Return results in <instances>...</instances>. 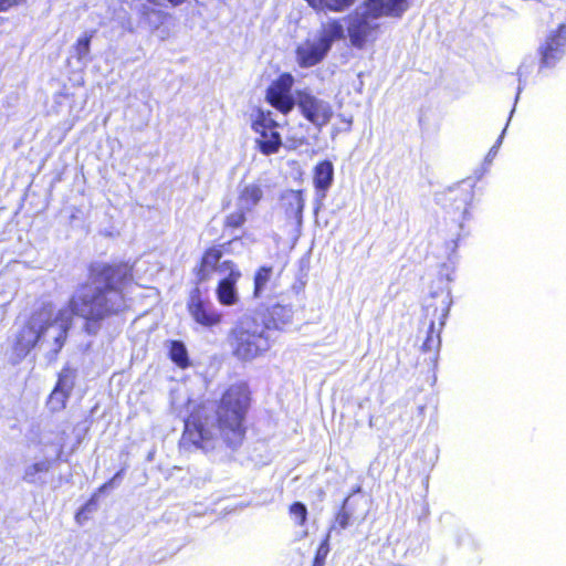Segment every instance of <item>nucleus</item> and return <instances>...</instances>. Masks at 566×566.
Segmentation results:
<instances>
[{
	"instance_id": "obj_1",
	"label": "nucleus",
	"mask_w": 566,
	"mask_h": 566,
	"mask_svg": "<svg viewBox=\"0 0 566 566\" xmlns=\"http://www.w3.org/2000/svg\"><path fill=\"white\" fill-rule=\"evenodd\" d=\"M132 280L127 264H92L90 283L72 296L67 306L55 310L52 303H44L17 324L6 352L8 360L17 365L32 349L55 359L65 344L73 315L84 318L86 332L95 334L101 321L126 308V291Z\"/></svg>"
},
{
	"instance_id": "obj_2",
	"label": "nucleus",
	"mask_w": 566,
	"mask_h": 566,
	"mask_svg": "<svg viewBox=\"0 0 566 566\" xmlns=\"http://www.w3.org/2000/svg\"><path fill=\"white\" fill-rule=\"evenodd\" d=\"M249 406V392L243 385L231 386L222 396L217 417L206 415L205 408L185 421L181 438L184 447L195 446L203 450L212 449L219 438L231 447L241 444L245 429L243 419Z\"/></svg>"
},
{
	"instance_id": "obj_3",
	"label": "nucleus",
	"mask_w": 566,
	"mask_h": 566,
	"mask_svg": "<svg viewBox=\"0 0 566 566\" xmlns=\"http://www.w3.org/2000/svg\"><path fill=\"white\" fill-rule=\"evenodd\" d=\"M408 0H367L348 17L350 43L361 49L378 28L376 20L382 15L400 17L408 9Z\"/></svg>"
},
{
	"instance_id": "obj_4",
	"label": "nucleus",
	"mask_w": 566,
	"mask_h": 566,
	"mask_svg": "<svg viewBox=\"0 0 566 566\" xmlns=\"http://www.w3.org/2000/svg\"><path fill=\"white\" fill-rule=\"evenodd\" d=\"M228 342L233 357L243 363L263 356L272 346L268 326L256 318L244 315L230 331Z\"/></svg>"
},
{
	"instance_id": "obj_5",
	"label": "nucleus",
	"mask_w": 566,
	"mask_h": 566,
	"mask_svg": "<svg viewBox=\"0 0 566 566\" xmlns=\"http://www.w3.org/2000/svg\"><path fill=\"white\" fill-rule=\"evenodd\" d=\"M556 25L547 31L538 48L539 72L554 67L566 53V1L553 13Z\"/></svg>"
},
{
	"instance_id": "obj_6",
	"label": "nucleus",
	"mask_w": 566,
	"mask_h": 566,
	"mask_svg": "<svg viewBox=\"0 0 566 566\" xmlns=\"http://www.w3.org/2000/svg\"><path fill=\"white\" fill-rule=\"evenodd\" d=\"M277 127L279 125L273 119L271 112L265 113L262 109H258L252 122V128L259 135L256 143L262 154H275L282 146V138Z\"/></svg>"
},
{
	"instance_id": "obj_7",
	"label": "nucleus",
	"mask_w": 566,
	"mask_h": 566,
	"mask_svg": "<svg viewBox=\"0 0 566 566\" xmlns=\"http://www.w3.org/2000/svg\"><path fill=\"white\" fill-rule=\"evenodd\" d=\"M161 6H150L149 3H134V10L138 15L140 25L147 28L159 40L165 41L170 36V29L167 22L172 18Z\"/></svg>"
},
{
	"instance_id": "obj_8",
	"label": "nucleus",
	"mask_w": 566,
	"mask_h": 566,
	"mask_svg": "<svg viewBox=\"0 0 566 566\" xmlns=\"http://www.w3.org/2000/svg\"><path fill=\"white\" fill-rule=\"evenodd\" d=\"M188 311L192 319L203 327H214L221 323L222 314L213 303L201 296L197 287L190 294Z\"/></svg>"
},
{
	"instance_id": "obj_9",
	"label": "nucleus",
	"mask_w": 566,
	"mask_h": 566,
	"mask_svg": "<svg viewBox=\"0 0 566 566\" xmlns=\"http://www.w3.org/2000/svg\"><path fill=\"white\" fill-rule=\"evenodd\" d=\"M296 103L304 117L317 127L326 125L333 115V109L328 102L317 98L310 93L300 92Z\"/></svg>"
},
{
	"instance_id": "obj_10",
	"label": "nucleus",
	"mask_w": 566,
	"mask_h": 566,
	"mask_svg": "<svg viewBox=\"0 0 566 566\" xmlns=\"http://www.w3.org/2000/svg\"><path fill=\"white\" fill-rule=\"evenodd\" d=\"M220 270L224 275L220 277L216 289L217 300L223 306L237 305L240 301L237 283L241 277V272L234 263H226Z\"/></svg>"
},
{
	"instance_id": "obj_11",
	"label": "nucleus",
	"mask_w": 566,
	"mask_h": 566,
	"mask_svg": "<svg viewBox=\"0 0 566 566\" xmlns=\"http://www.w3.org/2000/svg\"><path fill=\"white\" fill-rule=\"evenodd\" d=\"M280 207L284 212L286 226L300 234L303 224L305 199L301 190H286L281 195Z\"/></svg>"
},
{
	"instance_id": "obj_12",
	"label": "nucleus",
	"mask_w": 566,
	"mask_h": 566,
	"mask_svg": "<svg viewBox=\"0 0 566 566\" xmlns=\"http://www.w3.org/2000/svg\"><path fill=\"white\" fill-rule=\"evenodd\" d=\"M293 83V76L284 73L266 91L268 102L283 114H287L295 105L291 95Z\"/></svg>"
},
{
	"instance_id": "obj_13",
	"label": "nucleus",
	"mask_w": 566,
	"mask_h": 566,
	"mask_svg": "<svg viewBox=\"0 0 566 566\" xmlns=\"http://www.w3.org/2000/svg\"><path fill=\"white\" fill-rule=\"evenodd\" d=\"M329 50L318 39L307 40L296 50L297 62L303 67L319 63Z\"/></svg>"
},
{
	"instance_id": "obj_14",
	"label": "nucleus",
	"mask_w": 566,
	"mask_h": 566,
	"mask_svg": "<svg viewBox=\"0 0 566 566\" xmlns=\"http://www.w3.org/2000/svg\"><path fill=\"white\" fill-rule=\"evenodd\" d=\"M449 200L453 201L454 209L461 212L462 221L470 218L469 208L473 200V185L462 181L448 189Z\"/></svg>"
},
{
	"instance_id": "obj_15",
	"label": "nucleus",
	"mask_w": 566,
	"mask_h": 566,
	"mask_svg": "<svg viewBox=\"0 0 566 566\" xmlns=\"http://www.w3.org/2000/svg\"><path fill=\"white\" fill-rule=\"evenodd\" d=\"M221 256L222 252L217 248H210L205 252L200 266L197 271V279L199 282L210 280L213 273H217L220 277L224 275L220 268L226 263L233 262L229 260L221 261Z\"/></svg>"
},
{
	"instance_id": "obj_16",
	"label": "nucleus",
	"mask_w": 566,
	"mask_h": 566,
	"mask_svg": "<svg viewBox=\"0 0 566 566\" xmlns=\"http://www.w3.org/2000/svg\"><path fill=\"white\" fill-rule=\"evenodd\" d=\"M334 180V166L329 160H323L314 167L313 182L316 198L324 200Z\"/></svg>"
},
{
	"instance_id": "obj_17",
	"label": "nucleus",
	"mask_w": 566,
	"mask_h": 566,
	"mask_svg": "<svg viewBox=\"0 0 566 566\" xmlns=\"http://www.w3.org/2000/svg\"><path fill=\"white\" fill-rule=\"evenodd\" d=\"M264 196L263 186L260 182H249L240 187L237 198V208L243 211H253Z\"/></svg>"
},
{
	"instance_id": "obj_18",
	"label": "nucleus",
	"mask_w": 566,
	"mask_h": 566,
	"mask_svg": "<svg viewBox=\"0 0 566 566\" xmlns=\"http://www.w3.org/2000/svg\"><path fill=\"white\" fill-rule=\"evenodd\" d=\"M52 462L49 459L40 460L27 465L23 473V480L31 484H44V475L50 471Z\"/></svg>"
},
{
	"instance_id": "obj_19",
	"label": "nucleus",
	"mask_w": 566,
	"mask_h": 566,
	"mask_svg": "<svg viewBox=\"0 0 566 566\" xmlns=\"http://www.w3.org/2000/svg\"><path fill=\"white\" fill-rule=\"evenodd\" d=\"M344 38V27L338 21H331L323 27V30L317 38L326 48L331 50L332 44L336 40Z\"/></svg>"
},
{
	"instance_id": "obj_20",
	"label": "nucleus",
	"mask_w": 566,
	"mask_h": 566,
	"mask_svg": "<svg viewBox=\"0 0 566 566\" xmlns=\"http://www.w3.org/2000/svg\"><path fill=\"white\" fill-rule=\"evenodd\" d=\"M273 275V269L271 266L260 268L254 275V297H262L263 294L269 290Z\"/></svg>"
},
{
	"instance_id": "obj_21",
	"label": "nucleus",
	"mask_w": 566,
	"mask_h": 566,
	"mask_svg": "<svg viewBox=\"0 0 566 566\" xmlns=\"http://www.w3.org/2000/svg\"><path fill=\"white\" fill-rule=\"evenodd\" d=\"M93 38V32L84 33L80 36L74 45V53L80 63L86 65L88 62V54L91 51V40Z\"/></svg>"
},
{
	"instance_id": "obj_22",
	"label": "nucleus",
	"mask_w": 566,
	"mask_h": 566,
	"mask_svg": "<svg viewBox=\"0 0 566 566\" xmlns=\"http://www.w3.org/2000/svg\"><path fill=\"white\" fill-rule=\"evenodd\" d=\"M75 378L76 370L71 367H64L59 374V379L55 388L70 395L74 387Z\"/></svg>"
},
{
	"instance_id": "obj_23",
	"label": "nucleus",
	"mask_w": 566,
	"mask_h": 566,
	"mask_svg": "<svg viewBox=\"0 0 566 566\" xmlns=\"http://www.w3.org/2000/svg\"><path fill=\"white\" fill-rule=\"evenodd\" d=\"M169 355L171 360L179 367L185 368L188 366V353L181 342H171Z\"/></svg>"
},
{
	"instance_id": "obj_24",
	"label": "nucleus",
	"mask_w": 566,
	"mask_h": 566,
	"mask_svg": "<svg viewBox=\"0 0 566 566\" xmlns=\"http://www.w3.org/2000/svg\"><path fill=\"white\" fill-rule=\"evenodd\" d=\"M314 9L327 8L332 11H343L349 7L355 0H306Z\"/></svg>"
},
{
	"instance_id": "obj_25",
	"label": "nucleus",
	"mask_w": 566,
	"mask_h": 566,
	"mask_svg": "<svg viewBox=\"0 0 566 566\" xmlns=\"http://www.w3.org/2000/svg\"><path fill=\"white\" fill-rule=\"evenodd\" d=\"M69 394L57 389V388H54L53 391L51 392V395L49 396V399H48V408L55 412V411H60L62 410L64 407H65V402L69 398Z\"/></svg>"
},
{
	"instance_id": "obj_26",
	"label": "nucleus",
	"mask_w": 566,
	"mask_h": 566,
	"mask_svg": "<svg viewBox=\"0 0 566 566\" xmlns=\"http://www.w3.org/2000/svg\"><path fill=\"white\" fill-rule=\"evenodd\" d=\"M291 518L297 526H304L307 521V509L302 502H294L289 509Z\"/></svg>"
},
{
	"instance_id": "obj_27",
	"label": "nucleus",
	"mask_w": 566,
	"mask_h": 566,
	"mask_svg": "<svg viewBox=\"0 0 566 566\" xmlns=\"http://www.w3.org/2000/svg\"><path fill=\"white\" fill-rule=\"evenodd\" d=\"M535 64V57L534 56H526L521 65L517 69V75H518V91L515 101L518 99L520 93L522 91L523 82L527 77V75L532 72Z\"/></svg>"
},
{
	"instance_id": "obj_28",
	"label": "nucleus",
	"mask_w": 566,
	"mask_h": 566,
	"mask_svg": "<svg viewBox=\"0 0 566 566\" xmlns=\"http://www.w3.org/2000/svg\"><path fill=\"white\" fill-rule=\"evenodd\" d=\"M440 331L436 333L434 331V322L431 321L428 336L422 345V349L424 352H437L440 347Z\"/></svg>"
},
{
	"instance_id": "obj_29",
	"label": "nucleus",
	"mask_w": 566,
	"mask_h": 566,
	"mask_svg": "<svg viewBox=\"0 0 566 566\" xmlns=\"http://www.w3.org/2000/svg\"><path fill=\"white\" fill-rule=\"evenodd\" d=\"M38 444L43 447L52 446L54 447L56 454H60L63 444V438L59 434H55L54 438H51L48 436L46 431H43L41 433L40 440L38 441Z\"/></svg>"
},
{
	"instance_id": "obj_30",
	"label": "nucleus",
	"mask_w": 566,
	"mask_h": 566,
	"mask_svg": "<svg viewBox=\"0 0 566 566\" xmlns=\"http://www.w3.org/2000/svg\"><path fill=\"white\" fill-rule=\"evenodd\" d=\"M249 211H243V209L237 208V210L230 213L226 219V226L230 228H240L247 221L245 213Z\"/></svg>"
},
{
	"instance_id": "obj_31",
	"label": "nucleus",
	"mask_w": 566,
	"mask_h": 566,
	"mask_svg": "<svg viewBox=\"0 0 566 566\" xmlns=\"http://www.w3.org/2000/svg\"><path fill=\"white\" fill-rule=\"evenodd\" d=\"M335 528V525H333L324 538V541L321 543L319 547L317 548L314 562L319 564H325V559L329 553V538H331V532Z\"/></svg>"
},
{
	"instance_id": "obj_32",
	"label": "nucleus",
	"mask_w": 566,
	"mask_h": 566,
	"mask_svg": "<svg viewBox=\"0 0 566 566\" xmlns=\"http://www.w3.org/2000/svg\"><path fill=\"white\" fill-rule=\"evenodd\" d=\"M347 503L348 499L345 500L343 507L339 510L335 517V524L338 525L340 530H345L349 525L352 514L346 510Z\"/></svg>"
},
{
	"instance_id": "obj_33",
	"label": "nucleus",
	"mask_w": 566,
	"mask_h": 566,
	"mask_svg": "<svg viewBox=\"0 0 566 566\" xmlns=\"http://www.w3.org/2000/svg\"><path fill=\"white\" fill-rule=\"evenodd\" d=\"M451 303H452L451 297L449 294H447L442 300L440 327H442L444 325L446 318L450 311Z\"/></svg>"
},
{
	"instance_id": "obj_34",
	"label": "nucleus",
	"mask_w": 566,
	"mask_h": 566,
	"mask_svg": "<svg viewBox=\"0 0 566 566\" xmlns=\"http://www.w3.org/2000/svg\"><path fill=\"white\" fill-rule=\"evenodd\" d=\"M504 134H505V129H503L502 134L500 135V137L497 138L496 143L491 147V149L489 150L486 157H485V160L491 163L494 157L496 156L497 154V150L502 144V140H503V137H504Z\"/></svg>"
},
{
	"instance_id": "obj_35",
	"label": "nucleus",
	"mask_w": 566,
	"mask_h": 566,
	"mask_svg": "<svg viewBox=\"0 0 566 566\" xmlns=\"http://www.w3.org/2000/svg\"><path fill=\"white\" fill-rule=\"evenodd\" d=\"M459 237L457 240H452L450 242L447 243V249L450 251V255L452 254H455L457 252V249H458V241H459ZM449 259H451V256H449Z\"/></svg>"
},
{
	"instance_id": "obj_36",
	"label": "nucleus",
	"mask_w": 566,
	"mask_h": 566,
	"mask_svg": "<svg viewBox=\"0 0 566 566\" xmlns=\"http://www.w3.org/2000/svg\"><path fill=\"white\" fill-rule=\"evenodd\" d=\"M135 3H149L150 6H161V0H136Z\"/></svg>"
},
{
	"instance_id": "obj_37",
	"label": "nucleus",
	"mask_w": 566,
	"mask_h": 566,
	"mask_svg": "<svg viewBox=\"0 0 566 566\" xmlns=\"http://www.w3.org/2000/svg\"><path fill=\"white\" fill-rule=\"evenodd\" d=\"M119 476V473H117L109 482L105 483L101 489L99 491H104L106 490L108 486H111L115 481L116 479Z\"/></svg>"
},
{
	"instance_id": "obj_38",
	"label": "nucleus",
	"mask_w": 566,
	"mask_h": 566,
	"mask_svg": "<svg viewBox=\"0 0 566 566\" xmlns=\"http://www.w3.org/2000/svg\"><path fill=\"white\" fill-rule=\"evenodd\" d=\"M171 6L178 7L182 3H185L187 0H167Z\"/></svg>"
},
{
	"instance_id": "obj_39",
	"label": "nucleus",
	"mask_w": 566,
	"mask_h": 566,
	"mask_svg": "<svg viewBox=\"0 0 566 566\" xmlns=\"http://www.w3.org/2000/svg\"><path fill=\"white\" fill-rule=\"evenodd\" d=\"M279 310H280V311H283L284 308H283V307H281V306L274 307V312H273V313H274V314H277V311H279Z\"/></svg>"
},
{
	"instance_id": "obj_40",
	"label": "nucleus",
	"mask_w": 566,
	"mask_h": 566,
	"mask_svg": "<svg viewBox=\"0 0 566 566\" xmlns=\"http://www.w3.org/2000/svg\"><path fill=\"white\" fill-rule=\"evenodd\" d=\"M81 516H82V512H78V513L76 514V521H77V522H80Z\"/></svg>"
},
{
	"instance_id": "obj_41",
	"label": "nucleus",
	"mask_w": 566,
	"mask_h": 566,
	"mask_svg": "<svg viewBox=\"0 0 566 566\" xmlns=\"http://www.w3.org/2000/svg\"><path fill=\"white\" fill-rule=\"evenodd\" d=\"M344 122H345L348 126H350V125H352V119H350V118H349V119H344Z\"/></svg>"
},
{
	"instance_id": "obj_42",
	"label": "nucleus",
	"mask_w": 566,
	"mask_h": 566,
	"mask_svg": "<svg viewBox=\"0 0 566 566\" xmlns=\"http://www.w3.org/2000/svg\"><path fill=\"white\" fill-rule=\"evenodd\" d=\"M313 566H324L323 564H319V563H313Z\"/></svg>"
},
{
	"instance_id": "obj_43",
	"label": "nucleus",
	"mask_w": 566,
	"mask_h": 566,
	"mask_svg": "<svg viewBox=\"0 0 566 566\" xmlns=\"http://www.w3.org/2000/svg\"><path fill=\"white\" fill-rule=\"evenodd\" d=\"M306 536H307V531H304L302 534V537H306Z\"/></svg>"
}]
</instances>
